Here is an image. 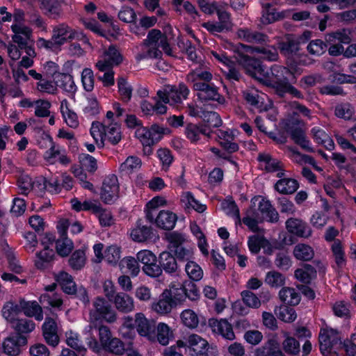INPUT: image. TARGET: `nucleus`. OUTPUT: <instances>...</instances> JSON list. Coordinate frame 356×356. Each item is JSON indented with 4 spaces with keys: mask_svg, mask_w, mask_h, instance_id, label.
I'll return each instance as SVG.
<instances>
[{
    "mask_svg": "<svg viewBox=\"0 0 356 356\" xmlns=\"http://www.w3.org/2000/svg\"><path fill=\"white\" fill-rule=\"evenodd\" d=\"M177 216L168 210L161 211L154 219V222L159 228L170 230L175 227Z\"/></svg>",
    "mask_w": 356,
    "mask_h": 356,
    "instance_id": "obj_29",
    "label": "nucleus"
},
{
    "mask_svg": "<svg viewBox=\"0 0 356 356\" xmlns=\"http://www.w3.org/2000/svg\"><path fill=\"white\" fill-rule=\"evenodd\" d=\"M57 87H60L65 92L74 94L76 91V86L72 76L68 74L59 73L55 78Z\"/></svg>",
    "mask_w": 356,
    "mask_h": 356,
    "instance_id": "obj_44",
    "label": "nucleus"
},
{
    "mask_svg": "<svg viewBox=\"0 0 356 356\" xmlns=\"http://www.w3.org/2000/svg\"><path fill=\"white\" fill-rule=\"evenodd\" d=\"M142 47L143 52L138 54L136 56L138 60L145 58H157L161 56V51L156 44H150L149 43L144 42Z\"/></svg>",
    "mask_w": 356,
    "mask_h": 356,
    "instance_id": "obj_57",
    "label": "nucleus"
},
{
    "mask_svg": "<svg viewBox=\"0 0 356 356\" xmlns=\"http://www.w3.org/2000/svg\"><path fill=\"white\" fill-rule=\"evenodd\" d=\"M160 266L168 273H174L177 269L176 259L168 252H163L159 255Z\"/></svg>",
    "mask_w": 356,
    "mask_h": 356,
    "instance_id": "obj_52",
    "label": "nucleus"
},
{
    "mask_svg": "<svg viewBox=\"0 0 356 356\" xmlns=\"http://www.w3.org/2000/svg\"><path fill=\"white\" fill-rule=\"evenodd\" d=\"M185 135L191 143H197L202 136H209V131L205 125L188 124L185 128Z\"/></svg>",
    "mask_w": 356,
    "mask_h": 356,
    "instance_id": "obj_32",
    "label": "nucleus"
},
{
    "mask_svg": "<svg viewBox=\"0 0 356 356\" xmlns=\"http://www.w3.org/2000/svg\"><path fill=\"white\" fill-rule=\"evenodd\" d=\"M291 139L296 144L299 145L302 149L308 152H314L313 148L310 140L306 136L305 131L300 127H291L288 130Z\"/></svg>",
    "mask_w": 356,
    "mask_h": 356,
    "instance_id": "obj_27",
    "label": "nucleus"
},
{
    "mask_svg": "<svg viewBox=\"0 0 356 356\" xmlns=\"http://www.w3.org/2000/svg\"><path fill=\"white\" fill-rule=\"evenodd\" d=\"M293 254L298 260L309 261L313 259L314 251L309 245L298 243L294 247Z\"/></svg>",
    "mask_w": 356,
    "mask_h": 356,
    "instance_id": "obj_47",
    "label": "nucleus"
},
{
    "mask_svg": "<svg viewBox=\"0 0 356 356\" xmlns=\"http://www.w3.org/2000/svg\"><path fill=\"white\" fill-rule=\"evenodd\" d=\"M181 201L185 204L186 207L192 208L199 213L204 212L207 209L205 204L200 203L189 192H186L182 194Z\"/></svg>",
    "mask_w": 356,
    "mask_h": 356,
    "instance_id": "obj_60",
    "label": "nucleus"
},
{
    "mask_svg": "<svg viewBox=\"0 0 356 356\" xmlns=\"http://www.w3.org/2000/svg\"><path fill=\"white\" fill-rule=\"evenodd\" d=\"M51 104L46 99H38L33 102L35 115L39 118L49 117Z\"/></svg>",
    "mask_w": 356,
    "mask_h": 356,
    "instance_id": "obj_59",
    "label": "nucleus"
},
{
    "mask_svg": "<svg viewBox=\"0 0 356 356\" xmlns=\"http://www.w3.org/2000/svg\"><path fill=\"white\" fill-rule=\"evenodd\" d=\"M11 31L13 35L11 36L12 41L19 45L21 49L28 47L29 42L32 38V29L26 24L11 25Z\"/></svg>",
    "mask_w": 356,
    "mask_h": 356,
    "instance_id": "obj_15",
    "label": "nucleus"
},
{
    "mask_svg": "<svg viewBox=\"0 0 356 356\" xmlns=\"http://www.w3.org/2000/svg\"><path fill=\"white\" fill-rule=\"evenodd\" d=\"M189 92L188 87L181 83L178 86H166L163 90L157 92V95L164 104L178 106L187 99Z\"/></svg>",
    "mask_w": 356,
    "mask_h": 356,
    "instance_id": "obj_6",
    "label": "nucleus"
},
{
    "mask_svg": "<svg viewBox=\"0 0 356 356\" xmlns=\"http://www.w3.org/2000/svg\"><path fill=\"white\" fill-rule=\"evenodd\" d=\"M135 325L138 334L149 341L152 337V332L154 331V322L146 318L143 313L139 312L135 314Z\"/></svg>",
    "mask_w": 356,
    "mask_h": 356,
    "instance_id": "obj_19",
    "label": "nucleus"
},
{
    "mask_svg": "<svg viewBox=\"0 0 356 356\" xmlns=\"http://www.w3.org/2000/svg\"><path fill=\"white\" fill-rule=\"evenodd\" d=\"M55 280L65 293L72 295L75 291L76 284L69 273L60 271L55 275Z\"/></svg>",
    "mask_w": 356,
    "mask_h": 356,
    "instance_id": "obj_38",
    "label": "nucleus"
},
{
    "mask_svg": "<svg viewBox=\"0 0 356 356\" xmlns=\"http://www.w3.org/2000/svg\"><path fill=\"white\" fill-rule=\"evenodd\" d=\"M351 40L350 31L347 29L337 31L326 36V41L329 43L339 42L341 44H349Z\"/></svg>",
    "mask_w": 356,
    "mask_h": 356,
    "instance_id": "obj_56",
    "label": "nucleus"
},
{
    "mask_svg": "<svg viewBox=\"0 0 356 356\" xmlns=\"http://www.w3.org/2000/svg\"><path fill=\"white\" fill-rule=\"evenodd\" d=\"M209 343L200 336L193 334L187 338V352L191 356H207Z\"/></svg>",
    "mask_w": 356,
    "mask_h": 356,
    "instance_id": "obj_13",
    "label": "nucleus"
},
{
    "mask_svg": "<svg viewBox=\"0 0 356 356\" xmlns=\"http://www.w3.org/2000/svg\"><path fill=\"white\" fill-rule=\"evenodd\" d=\"M295 73L288 67L282 65H273L270 72L266 71L263 84L272 87L278 91L290 81H295Z\"/></svg>",
    "mask_w": 356,
    "mask_h": 356,
    "instance_id": "obj_4",
    "label": "nucleus"
},
{
    "mask_svg": "<svg viewBox=\"0 0 356 356\" xmlns=\"http://www.w3.org/2000/svg\"><path fill=\"white\" fill-rule=\"evenodd\" d=\"M44 159L48 164H55L57 162L62 165H67L70 160L66 154L65 149L59 145H52L44 154Z\"/></svg>",
    "mask_w": 356,
    "mask_h": 356,
    "instance_id": "obj_17",
    "label": "nucleus"
},
{
    "mask_svg": "<svg viewBox=\"0 0 356 356\" xmlns=\"http://www.w3.org/2000/svg\"><path fill=\"white\" fill-rule=\"evenodd\" d=\"M236 35L238 38L246 42L262 44L268 42V38L266 35L257 31H253L247 28L238 29Z\"/></svg>",
    "mask_w": 356,
    "mask_h": 356,
    "instance_id": "obj_28",
    "label": "nucleus"
},
{
    "mask_svg": "<svg viewBox=\"0 0 356 356\" xmlns=\"http://www.w3.org/2000/svg\"><path fill=\"white\" fill-rule=\"evenodd\" d=\"M287 231L300 238H307L312 234L310 227L304 221L298 218H289L286 221Z\"/></svg>",
    "mask_w": 356,
    "mask_h": 356,
    "instance_id": "obj_18",
    "label": "nucleus"
},
{
    "mask_svg": "<svg viewBox=\"0 0 356 356\" xmlns=\"http://www.w3.org/2000/svg\"><path fill=\"white\" fill-rule=\"evenodd\" d=\"M56 285L51 284L46 287L49 292L42 294L40 297L41 304H47L49 306L59 309L63 305V300L60 295L53 293Z\"/></svg>",
    "mask_w": 356,
    "mask_h": 356,
    "instance_id": "obj_33",
    "label": "nucleus"
},
{
    "mask_svg": "<svg viewBox=\"0 0 356 356\" xmlns=\"http://www.w3.org/2000/svg\"><path fill=\"white\" fill-rule=\"evenodd\" d=\"M258 160L260 167L265 169L267 172H278L277 177H282L284 175L282 164L277 159L273 158L270 154L260 153L258 156Z\"/></svg>",
    "mask_w": 356,
    "mask_h": 356,
    "instance_id": "obj_26",
    "label": "nucleus"
},
{
    "mask_svg": "<svg viewBox=\"0 0 356 356\" xmlns=\"http://www.w3.org/2000/svg\"><path fill=\"white\" fill-rule=\"evenodd\" d=\"M236 131L222 130L218 131V137L220 145L229 152H236L238 149V145L234 142Z\"/></svg>",
    "mask_w": 356,
    "mask_h": 356,
    "instance_id": "obj_31",
    "label": "nucleus"
},
{
    "mask_svg": "<svg viewBox=\"0 0 356 356\" xmlns=\"http://www.w3.org/2000/svg\"><path fill=\"white\" fill-rule=\"evenodd\" d=\"M314 140L318 144L325 147L327 149L331 150L334 148L333 140L325 131L320 127H315L311 130Z\"/></svg>",
    "mask_w": 356,
    "mask_h": 356,
    "instance_id": "obj_40",
    "label": "nucleus"
},
{
    "mask_svg": "<svg viewBox=\"0 0 356 356\" xmlns=\"http://www.w3.org/2000/svg\"><path fill=\"white\" fill-rule=\"evenodd\" d=\"M242 47L246 53L259 54L260 58L265 60L276 61L279 58L277 50L274 46L259 47L243 44Z\"/></svg>",
    "mask_w": 356,
    "mask_h": 356,
    "instance_id": "obj_22",
    "label": "nucleus"
},
{
    "mask_svg": "<svg viewBox=\"0 0 356 356\" xmlns=\"http://www.w3.org/2000/svg\"><path fill=\"white\" fill-rule=\"evenodd\" d=\"M240 63L247 74L263 83L266 71L264 66L261 65L259 60L248 56H244L240 59Z\"/></svg>",
    "mask_w": 356,
    "mask_h": 356,
    "instance_id": "obj_11",
    "label": "nucleus"
},
{
    "mask_svg": "<svg viewBox=\"0 0 356 356\" xmlns=\"http://www.w3.org/2000/svg\"><path fill=\"white\" fill-rule=\"evenodd\" d=\"M120 333L124 339H132L136 336L135 321L131 316H125L123 318V323L120 328Z\"/></svg>",
    "mask_w": 356,
    "mask_h": 356,
    "instance_id": "obj_58",
    "label": "nucleus"
},
{
    "mask_svg": "<svg viewBox=\"0 0 356 356\" xmlns=\"http://www.w3.org/2000/svg\"><path fill=\"white\" fill-rule=\"evenodd\" d=\"M88 249V247L84 245L72 254L68 262L72 269L79 270L84 267L86 263V252Z\"/></svg>",
    "mask_w": 356,
    "mask_h": 356,
    "instance_id": "obj_37",
    "label": "nucleus"
},
{
    "mask_svg": "<svg viewBox=\"0 0 356 356\" xmlns=\"http://www.w3.org/2000/svg\"><path fill=\"white\" fill-rule=\"evenodd\" d=\"M174 331L171 327L165 323H159L154 326V331L152 332V337L149 341L158 342L161 346H168L170 341L174 339Z\"/></svg>",
    "mask_w": 356,
    "mask_h": 356,
    "instance_id": "obj_14",
    "label": "nucleus"
},
{
    "mask_svg": "<svg viewBox=\"0 0 356 356\" xmlns=\"http://www.w3.org/2000/svg\"><path fill=\"white\" fill-rule=\"evenodd\" d=\"M195 90L197 91V97L199 99L207 101H216L219 104H223L225 99L218 93L217 88L207 84H195Z\"/></svg>",
    "mask_w": 356,
    "mask_h": 356,
    "instance_id": "obj_23",
    "label": "nucleus"
},
{
    "mask_svg": "<svg viewBox=\"0 0 356 356\" xmlns=\"http://www.w3.org/2000/svg\"><path fill=\"white\" fill-rule=\"evenodd\" d=\"M298 186V183L296 179L284 178L277 181L275 188L282 194H292L297 191Z\"/></svg>",
    "mask_w": 356,
    "mask_h": 356,
    "instance_id": "obj_45",
    "label": "nucleus"
},
{
    "mask_svg": "<svg viewBox=\"0 0 356 356\" xmlns=\"http://www.w3.org/2000/svg\"><path fill=\"white\" fill-rule=\"evenodd\" d=\"M73 248V242L67 237L60 238L56 242V252L60 256L63 257L68 256Z\"/></svg>",
    "mask_w": 356,
    "mask_h": 356,
    "instance_id": "obj_62",
    "label": "nucleus"
},
{
    "mask_svg": "<svg viewBox=\"0 0 356 356\" xmlns=\"http://www.w3.org/2000/svg\"><path fill=\"white\" fill-rule=\"evenodd\" d=\"M141 165L142 161L138 157L130 156L120 164V170L121 172L130 173L140 168Z\"/></svg>",
    "mask_w": 356,
    "mask_h": 356,
    "instance_id": "obj_64",
    "label": "nucleus"
},
{
    "mask_svg": "<svg viewBox=\"0 0 356 356\" xmlns=\"http://www.w3.org/2000/svg\"><path fill=\"white\" fill-rule=\"evenodd\" d=\"M339 333L327 325L323 327L319 332L320 350L322 354L330 356H343L340 351Z\"/></svg>",
    "mask_w": 356,
    "mask_h": 356,
    "instance_id": "obj_5",
    "label": "nucleus"
},
{
    "mask_svg": "<svg viewBox=\"0 0 356 356\" xmlns=\"http://www.w3.org/2000/svg\"><path fill=\"white\" fill-rule=\"evenodd\" d=\"M42 333L46 342L52 346H56L59 342L57 334V324L56 321L47 317L42 325Z\"/></svg>",
    "mask_w": 356,
    "mask_h": 356,
    "instance_id": "obj_25",
    "label": "nucleus"
},
{
    "mask_svg": "<svg viewBox=\"0 0 356 356\" xmlns=\"http://www.w3.org/2000/svg\"><path fill=\"white\" fill-rule=\"evenodd\" d=\"M283 335L284 337V340L282 345L284 351L289 355H298L300 353L299 342L286 332H283Z\"/></svg>",
    "mask_w": 356,
    "mask_h": 356,
    "instance_id": "obj_54",
    "label": "nucleus"
},
{
    "mask_svg": "<svg viewBox=\"0 0 356 356\" xmlns=\"http://www.w3.org/2000/svg\"><path fill=\"white\" fill-rule=\"evenodd\" d=\"M354 107L348 102L338 104L334 108V115L339 118L349 120L354 114Z\"/></svg>",
    "mask_w": 356,
    "mask_h": 356,
    "instance_id": "obj_63",
    "label": "nucleus"
},
{
    "mask_svg": "<svg viewBox=\"0 0 356 356\" xmlns=\"http://www.w3.org/2000/svg\"><path fill=\"white\" fill-rule=\"evenodd\" d=\"M164 134V129L157 124H153L148 129L145 127L137 128L135 136L143 146L152 145Z\"/></svg>",
    "mask_w": 356,
    "mask_h": 356,
    "instance_id": "obj_10",
    "label": "nucleus"
},
{
    "mask_svg": "<svg viewBox=\"0 0 356 356\" xmlns=\"http://www.w3.org/2000/svg\"><path fill=\"white\" fill-rule=\"evenodd\" d=\"M60 111L65 123L71 128L75 129L79 124L78 116L70 108V104L67 99H63L60 102Z\"/></svg>",
    "mask_w": 356,
    "mask_h": 356,
    "instance_id": "obj_34",
    "label": "nucleus"
},
{
    "mask_svg": "<svg viewBox=\"0 0 356 356\" xmlns=\"http://www.w3.org/2000/svg\"><path fill=\"white\" fill-rule=\"evenodd\" d=\"M259 211L264 215L268 221L275 222L279 219V215L277 211L272 207L268 200H261L259 204Z\"/></svg>",
    "mask_w": 356,
    "mask_h": 356,
    "instance_id": "obj_51",
    "label": "nucleus"
},
{
    "mask_svg": "<svg viewBox=\"0 0 356 356\" xmlns=\"http://www.w3.org/2000/svg\"><path fill=\"white\" fill-rule=\"evenodd\" d=\"M170 294L173 296L175 302H181L186 298L195 301L200 298V293L195 283L191 281H185L182 284H171L170 286Z\"/></svg>",
    "mask_w": 356,
    "mask_h": 356,
    "instance_id": "obj_7",
    "label": "nucleus"
},
{
    "mask_svg": "<svg viewBox=\"0 0 356 356\" xmlns=\"http://www.w3.org/2000/svg\"><path fill=\"white\" fill-rule=\"evenodd\" d=\"M136 258L143 264V271L147 275L156 277L161 275L162 268L157 264V257L152 251L140 250L137 253Z\"/></svg>",
    "mask_w": 356,
    "mask_h": 356,
    "instance_id": "obj_8",
    "label": "nucleus"
},
{
    "mask_svg": "<svg viewBox=\"0 0 356 356\" xmlns=\"http://www.w3.org/2000/svg\"><path fill=\"white\" fill-rule=\"evenodd\" d=\"M185 271L188 277L193 281H199L203 277V270L193 261H188L185 265Z\"/></svg>",
    "mask_w": 356,
    "mask_h": 356,
    "instance_id": "obj_61",
    "label": "nucleus"
},
{
    "mask_svg": "<svg viewBox=\"0 0 356 356\" xmlns=\"http://www.w3.org/2000/svg\"><path fill=\"white\" fill-rule=\"evenodd\" d=\"M92 308L89 312V322L83 330L84 334H92V331L95 327L97 321H104L108 323H113L117 321L118 316L116 312L112 308L111 305L102 297H97L94 299L92 304Z\"/></svg>",
    "mask_w": 356,
    "mask_h": 356,
    "instance_id": "obj_2",
    "label": "nucleus"
},
{
    "mask_svg": "<svg viewBox=\"0 0 356 356\" xmlns=\"http://www.w3.org/2000/svg\"><path fill=\"white\" fill-rule=\"evenodd\" d=\"M152 229L138 222L136 226L131 230L130 236L133 241L143 243L152 237Z\"/></svg>",
    "mask_w": 356,
    "mask_h": 356,
    "instance_id": "obj_42",
    "label": "nucleus"
},
{
    "mask_svg": "<svg viewBox=\"0 0 356 356\" xmlns=\"http://www.w3.org/2000/svg\"><path fill=\"white\" fill-rule=\"evenodd\" d=\"M54 252L50 248H43L38 252L34 260L35 266L38 269L43 270L48 268L54 259Z\"/></svg>",
    "mask_w": 356,
    "mask_h": 356,
    "instance_id": "obj_36",
    "label": "nucleus"
},
{
    "mask_svg": "<svg viewBox=\"0 0 356 356\" xmlns=\"http://www.w3.org/2000/svg\"><path fill=\"white\" fill-rule=\"evenodd\" d=\"M138 261L137 258L126 257L120 261L119 266L122 272L129 273L135 277L137 276L140 272Z\"/></svg>",
    "mask_w": 356,
    "mask_h": 356,
    "instance_id": "obj_48",
    "label": "nucleus"
},
{
    "mask_svg": "<svg viewBox=\"0 0 356 356\" xmlns=\"http://www.w3.org/2000/svg\"><path fill=\"white\" fill-rule=\"evenodd\" d=\"M262 15L261 21L264 24H269L280 19L287 17L289 15L288 10L277 12L269 3H262Z\"/></svg>",
    "mask_w": 356,
    "mask_h": 356,
    "instance_id": "obj_24",
    "label": "nucleus"
},
{
    "mask_svg": "<svg viewBox=\"0 0 356 356\" xmlns=\"http://www.w3.org/2000/svg\"><path fill=\"white\" fill-rule=\"evenodd\" d=\"M172 296L170 291L166 292L162 295V297L156 302L152 304V309L158 314H165L170 312L172 307Z\"/></svg>",
    "mask_w": 356,
    "mask_h": 356,
    "instance_id": "obj_41",
    "label": "nucleus"
},
{
    "mask_svg": "<svg viewBox=\"0 0 356 356\" xmlns=\"http://www.w3.org/2000/svg\"><path fill=\"white\" fill-rule=\"evenodd\" d=\"M65 335L67 346L83 355L86 352V348L83 346L79 333L70 330L67 331Z\"/></svg>",
    "mask_w": 356,
    "mask_h": 356,
    "instance_id": "obj_43",
    "label": "nucleus"
},
{
    "mask_svg": "<svg viewBox=\"0 0 356 356\" xmlns=\"http://www.w3.org/2000/svg\"><path fill=\"white\" fill-rule=\"evenodd\" d=\"M99 341L98 342L94 337L87 338V344L93 352L99 353L102 349L112 339L110 329L106 325H100L98 327Z\"/></svg>",
    "mask_w": 356,
    "mask_h": 356,
    "instance_id": "obj_20",
    "label": "nucleus"
},
{
    "mask_svg": "<svg viewBox=\"0 0 356 356\" xmlns=\"http://www.w3.org/2000/svg\"><path fill=\"white\" fill-rule=\"evenodd\" d=\"M122 61V56L115 46H110L106 50L101 59L96 63V67L99 71H106L114 65H118Z\"/></svg>",
    "mask_w": 356,
    "mask_h": 356,
    "instance_id": "obj_12",
    "label": "nucleus"
},
{
    "mask_svg": "<svg viewBox=\"0 0 356 356\" xmlns=\"http://www.w3.org/2000/svg\"><path fill=\"white\" fill-rule=\"evenodd\" d=\"M299 42L293 37H288L286 40L279 44V49L282 54L289 58L296 54L299 50Z\"/></svg>",
    "mask_w": 356,
    "mask_h": 356,
    "instance_id": "obj_50",
    "label": "nucleus"
},
{
    "mask_svg": "<svg viewBox=\"0 0 356 356\" xmlns=\"http://www.w3.org/2000/svg\"><path fill=\"white\" fill-rule=\"evenodd\" d=\"M279 297L284 303L296 305L300 301L299 293L293 288L284 287L282 288L279 293Z\"/></svg>",
    "mask_w": 356,
    "mask_h": 356,
    "instance_id": "obj_49",
    "label": "nucleus"
},
{
    "mask_svg": "<svg viewBox=\"0 0 356 356\" xmlns=\"http://www.w3.org/2000/svg\"><path fill=\"white\" fill-rule=\"evenodd\" d=\"M248 245L250 251L253 254H257L261 248H266L270 246L269 241L264 235L257 234L248 238Z\"/></svg>",
    "mask_w": 356,
    "mask_h": 356,
    "instance_id": "obj_46",
    "label": "nucleus"
},
{
    "mask_svg": "<svg viewBox=\"0 0 356 356\" xmlns=\"http://www.w3.org/2000/svg\"><path fill=\"white\" fill-rule=\"evenodd\" d=\"M119 190L118 177L114 175H110L104 179L100 197L104 203L111 204L118 198Z\"/></svg>",
    "mask_w": 356,
    "mask_h": 356,
    "instance_id": "obj_9",
    "label": "nucleus"
},
{
    "mask_svg": "<svg viewBox=\"0 0 356 356\" xmlns=\"http://www.w3.org/2000/svg\"><path fill=\"white\" fill-rule=\"evenodd\" d=\"M19 305L20 300L19 302L9 301L2 307L1 314L3 317L11 324L17 320L16 317L22 312Z\"/></svg>",
    "mask_w": 356,
    "mask_h": 356,
    "instance_id": "obj_39",
    "label": "nucleus"
},
{
    "mask_svg": "<svg viewBox=\"0 0 356 356\" xmlns=\"http://www.w3.org/2000/svg\"><path fill=\"white\" fill-rule=\"evenodd\" d=\"M213 332L221 335L223 338L232 341L235 339V334L232 325L226 319H210L209 321Z\"/></svg>",
    "mask_w": 356,
    "mask_h": 356,
    "instance_id": "obj_21",
    "label": "nucleus"
},
{
    "mask_svg": "<svg viewBox=\"0 0 356 356\" xmlns=\"http://www.w3.org/2000/svg\"><path fill=\"white\" fill-rule=\"evenodd\" d=\"M90 135L99 147H103L104 140H108L112 145L118 144L122 139L120 125L115 122L106 124L99 122H92L90 127Z\"/></svg>",
    "mask_w": 356,
    "mask_h": 356,
    "instance_id": "obj_3",
    "label": "nucleus"
},
{
    "mask_svg": "<svg viewBox=\"0 0 356 356\" xmlns=\"http://www.w3.org/2000/svg\"><path fill=\"white\" fill-rule=\"evenodd\" d=\"M316 271L313 266L305 264L295 270L294 275L297 280L304 283H309L316 276Z\"/></svg>",
    "mask_w": 356,
    "mask_h": 356,
    "instance_id": "obj_53",
    "label": "nucleus"
},
{
    "mask_svg": "<svg viewBox=\"0 0 356 356\" xmlns=\"http://www.w3.org/2000/svg\"><path fill=\"white\" fill-rule=\"evenodd\" d=\"M73 40H79L91 47L88 38L82 31L70 26L65 23H60L52 29L51 37L49 40L40 38L36 44L39 49H44L53 52H58L66 43Z\"/></svg>",
    "mask_w": 356,
    "mask_h": 356,
    "instance_id": "obj_1",
    "label": "nucleus"
},
{
    "mask_svg": "<svg viewBox=\"0 0 356 356\" xmlns=\"http://www.w3.org/2000/svg\"><path fill=\"white\" fill-rule=\"evenodd\" d=\"M180 318L183 325L188 328L194 329L199 325V317L192 309H187L182 311Z\"/></svg>",
    "mask_w": 356,
    "mask_h": 356,
    "instance_id": "obj_55",
    "label": "nucleus"
},
{
    "mask_svg": "<svg viewBox=\"0 0 356 356\" xmlns=\"http://www.w3.org/2000/svg\"><path fill=\"white\" fill-rule=\"evenodd\" d=\"M213 78V74L206 65H200L192 70L186 76V81L193 85L195 90V84H207Z\"/></svg>",
    "mask_w": 356,
    "mask_h": 356,
    "instance_id": "obj_16",
    "label": "nucleus"
},
{
    "mask_svg": "<svg viewBox=\"0 0 356 356\" xmlns=\"http://www.w3.org/2000/svg\"><path fill=\"white\" fill-rule=\"evenodd\" d=\"M22 312L28 317H34L35 320L41 321L43 319V312L41 306L36 301H26L20 300Z\"/></svg>",
    "mask_w": 356,
    "mask_h": 356,
    "instance_id": "obj_30",
    "label": "nucleus"
},
{
    "mask_svg": "<svg viewBox=\"0 0 356 356\" xmlns=\"http://www.w3.org/2000/svg\"><path fill=\"white\" fill-rule=\"evenodd\" d=\"M115 308L121 312L129 313L134 309L133 298L124 293H118L113 299Z\"/></svg>",
    "mask_w": 356,
    "mask_h": 356,
    "instance_id": "obj_35",
    "label": "nucleus"
}]
</instances>
